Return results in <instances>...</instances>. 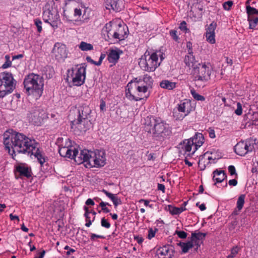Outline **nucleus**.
I'll list each match as a JSON object with an SVG mask.
<instances>
[{
  "label": "nucleus",
  "mask_w": 258,
  "mask_h": 258,
  "mask_svg": "<svg viewBox=\"0 0 258 258\" xmlns=\"http://www.w3.org/2000/svg\"><path fill=\"white\" fill-rule=\"evenodd\" d=\"M186 48L187 49L188 54H193L192 51V43L190 41H188L186 43Z\"/></svg>",
  "instance_id": "obj_52"
},
{
  "label": "nucleus",
  "mask_w": 258,
  "mask_h": 258,
  "mask_svg": "<svg viewBox=\"0 0 258 258\" xmlns=\"http://www.w3.org/2000/svg\"><path fill=\"white\" fill-rule=\"evenodd\" d=\"M4 144L9 153L15 159L16 152L34 155L39 163L42 165L46 161L45 156L38 148V144L23 134L17 133L13 130L5 132Z\"/></svg>",
  "instance_id": "obj_1"
},
{
  "label": "nucleus",
  "mask_w": 258,
  "mask_h": 258,
  "mask_svg": "<svg viewBox=\"0 0 258 258\" xmlns=\"http://www.w3.org/2000/svg\"><path fill=\"white\" fill-rule=\"evenodd\" d=\"M228 183L230 185L236 186L237 184V181L235 179H231L229 181Z\"/></svg>",
  "instance_id": "obj_63"
},
{
  "label": "nucleus",
  "mask_w": 258,
  "mask_h": 258,
  "mask_svg": "<svg viewBox=\"0 0 258 258\" xmlns=\"http://www.w3.org/2000/svg\"><path fill=\"white\" fill-rule=\"evenodd\" d=\"M191 73L198 80L207 81L210 79L212 69L209 63H200Z\"/></svg>",
  "instance_id": "obj_8"
},
{
  "label": "nucleus",
  "mask_w": 258,
  "mask_h": 258,
  "mask_svg": "<svg viewBox=\"0 0 258 258\" xmlns=\"http://www.w3.org/2000/svg\"><path fill=\"white\" fill-rule=\"evenodd\" d=\"M146 115L144 114L142 122L147 136L162 140L171 134V128L169 124L151 115Z\"/></svg>",
  "instance_id": "obj_2"
},
{
  "label": "nucleus",
  "mask_w": 258,
  "mask_h": 258,
  "mask_svg": "<svg viewBox=\"0 0 258 258\" xmlns=\"http://www.w3.org/2000/svg\"><path fill=\"white\" fill-rule=\"evenodd\" d=\"M95 151L92 152L88 150H83L78 153L75 162L80 164L83 163H85V166L88 167H95Z\"/></svg>",
  "instance_id": "obj_9"
},
{
  "label": "nucleus",
  "mask_w": 258,
  "mask_h": 258,
  "mask_svg": "<svg viewBox=\"0 0 258 258\" xmlns=\"http://www.w3.org/2000/svg\"><path fill=\"white\" fill-rule=\"evenodd\" d=\"M168 210L172 215H178L181 213V211L177 207H174L171 205H168Z\"/></svg>",
  "instance_id": "obj_40"
},
{
  "label": "nucleus",
  "mask_w": 258,
  "mask_h": 258,
  "mask_svg": "<svg viewBox=\"0 0 258 258\" xmlns=\"http://www.w3.org/2000/svg\"><path fill=\"white\" fill-rule=\"evenodd\" d=\"M222 100L225 106L231 107V109L230 110V111H232L235 109V105H236V102L235 101L232 100L229 98L226 97L222 98Z\"/></svg>",
  "instance_id": "obj_36"
},
{
  "label": "nucleus",
  "mask_w": 258,
  "mask_h": 258,
  "mask_svg": "<svg viewBox=\"0 0 258 258\" xmlns=\"http://www.w3.org/2000/svg\"><path fill=\"white\" fill-rule=\"evenodd\" d=\"M244 142L247 145L245 149L247 150V153L252 152L258 148V141L256 139H248Z\"/></svg>",
  "instance_id": "obj_22"
},
{
  "label": "nucleus",
  "mask_w": 258,
  "mask_h": 258,
  "mask_svg": "<svg viewBox=\"0 0 258 258\" xmlns=\"http://www.w3.org/2000/svg\"><path fill=\"white\" fill-rule=\"evenodd\" d=\"M164 58L165 55L161 51H156L151 54L146 52L140 59L139 64L145 71L153 72L160 66Z\"/></svg>",
  "instance_id": "obj_3"
},
{
  "label": "nucleus",
  "mask_w": 258,
  "mask_h": 258,
  "mask_svg": "<svg viewBox=\"0 0 258 258\" xmlns=\"http://www.w3.org/2000/svg\"><path fill=\"white\" fill-rule=\"evenodd\" d=\"M184 62L186 66L190 69H192V71H194V69L196 68L200 63L196 60L193 54L186 55L184 58Z\"/></svg>",
  "instance_id": "obj_21"
},
{
  "label": "nucleus",
  "mask_w": 258,
  "mask_h": 258,
  "mask_svg": "<svg viewBox=\"0 0 258 258\" xmlns=\"http://www.w3.org/2000/svg\"><path fill=\"white\" fill-rule=\"evenodd\" d=\"M207 132L209 134V136L211 138L213 139L215 138V131L213 129L209 128L207 130Z\"/></svg>",
  "instance_id": "obj_56"
},
{
  "label": "nucleus",
  "mask_w": 258,
  "mask_h": 258,
  "mask_svg": "<svg viewBox=\"0 0 258 258\" xmlns=\"http://www.w3.org/2000/svg\"><path fill=\"white\" fill-rule=\"evenodd\" d=\"M105 55L104 54H101V55H100V58H99V60L98 61H97V62L96 63V66H100L101 63H102V61L103 60V59L105 58Z\"/></svg>",
  "instance_id": "obj_62"
},
{
  "label": "nucleus",
  "mask_w": 258,
  "mask_h": 258,
  "mask_svg": "<svg viewBox=\"0 0 258 258\" xmlns=\"http://www.w3.org/2000/svg\"><path fill=\"white\" fill-rule=\"evenodd\" d=\"M47 117L46 114H35L31 117V121L35 125H40Z\"/></svg>",
  "instance_id": "obj_31"
},
{
  "label": "nucleus",
  "mask_w": 258,
  "mask_h": 258,
  "mask_svg": "<svg viewBox=\"0 0 258 258\" xmlns=\"http://www.w3.org/2000/svg\"><path fill=\"white\" fill-rule=\"evenodd\" d=\"M59 153L61 157L74 159L75 160L79 152L75 147L64 146L59 148Z\"/></svg>",
  "instance_id": "obj_13"
},
{
  "label": "nucleus",
  "mask_w": 258,
  "mask_h": 258,
  "mask_svg": "<svg viewBox=\"0 0 258 258\" xmlns=\"http://www.w3.org/2000/svg\"><path fill=\"white\" fill-rule=\"evenodd\" d=\"M24 85L28 94L36 93L41 95L44 84L42 77L39 75L33 73L27 75L24 79Z\"/></svg>",
  "instance_id": "obj_5"
},
{
  "label": "nucleus",
  "mask_w": 258,
  "mask_h": 258,
  "mask_svg": "<svg viewBox=\"0 0 258 258\" xmlns=\"http://www.w3.org/2000/svg\"><path fill=\"white\" fill-rule=\"evenodd\" d=\"M85 77L86 67L83 64L68 71L67 79H70L74 86L82 85L84 83Z\"/></svg>",
  "instance_id": "obj_7"
},
{
  "label": "nucleus",
  "mask_w": 258,
  "mask_h": 258,
  "mask_svg": "<svg viewBox=\"0 0 258 258\" xmlns=\"http://www.w3.org/2000/svg\"><path fill=\"white\" fill-rule=\"evenodd\" d=\"M175 234H177L180 238L185 239L187 237V233L183 231H178L176 230L175 232Z\"/></svg>",
  "instance_id": "obj_48"
},
{
  "label": "nucleus",
  "mask_w": 258,
  "mask_h": 258,
  "mask_svg": "<svg viewBox=\"0 0 258 258\" xmlns=\"http://www.w3.org/2000/svg\"><path fill=\"white\" fill-rule=\"evenodd\" d=\"M213 179L216 182H221L227 177L226 173L223 170L217 169L213 172Z\"/></svg>",
  "instance_id": "obj_28"
},
{
  "label": "nucleus",
  "mask_w": 258,
  "mask_h": 258,
  "mask_svg": "<svg viewBox=\"0 0 258 258\" xmlns=\"http://www.w3.org/2000/svg\"><path fill=\"white\" fill-rule=\"evenodd\" d=\"M100 108L101 111L105 110V102L102 100H101L100 102Z\"/></svg>",
  "instance_id": "obj_61"
},
{
  "label": "nucleus",
  "mask_w": 258,
  "mask_h": 258,
  "mask_svg": "<svg viewBox=\"0 0 258 258\" xmlns=\"http://www.w3.org/2000/svg\"><path fill=\"white\" fill-rule=\"evenodd\" d=\"M156 230L157 229L153 230L152 228H150L149 230L148 234V239H151L155 236Z\"/></svg>",
  "instance_id": "obj_53"
},
{
  "label": "nucleus",
  "mask_w": 258,
  "mask_h": 258,
  "mask_svg": "<svg viewBox=\"0 0 258 258\" xmlns=\"http://www.w3.org/2000/svg\"><path fill=\"white\" fill-rule=\"evenodd\" d=\"M82 15V9L80 7L76 8L74 9V16L77 19H79Z\"/></svg>",
  "instance_id": "obj_45"
},
{
  "label": "nucleus",
  "mask_w": 258,
  "mask_h": 258,
  "mask_svg": "<svg viewBox=\"0 0 258 258\" xmlns=\"http://www.w3.org/2000/svg\"><path fill=\"white\" fill-rule=\"evenodd\" d=\"M79 48L82 51H89L93 49V46L91 44L84 41H82L80 43Z\"/></svg>",
  "instance_id": "obj_37"
},
{
  "label": "nucleus",
  "mask_w": 258,
  "mask_h": 258,
  "mask_svg": "<svg viewBox=\"0 0 258 258\" xmlns=\"http://www.w3.org/2000/svg\"><path fill=\"white\" fill-rule=\"evenodd\" d=\"M181 146V151L184 152V154L187 156H190L193 154V149H192V148H194V142L190 139L183 141Z\"/></svg>",
  "instance_id": "obj_20"
},
{
  "label": "nucleus",
  "mask_w": 258,
  "mask_h": 258,
  "mask_svg": "<svg viewBox=\"0 0 258 258\" xmlns=\"http://www.w3.org/2000/svg\"><path fill=\"white\" fill-rule=\"evenodd\" d=\"M89 114H77V118L72 121L73 127L78 128L81 133L85 132L91 125Z\"/></svg>",
  "instance_id": "obj_10"
},
{
  "label": "nucleus",
  "mask_w": 258,
  "mask_h": 258,
  "mask_svg": "<svg viewBox=\"0 0 258 258\" xmlns=\"http://www.w3.org/2000/svg\"><path fill=\"white\" fill-rule=\"evenodd\" d=\"M125 34L124 26L121 24H117L116 27L113 29L112 37L116 39L123 40Z\"/></svg>",
  "instance_id": "obj_16"
},
{
  "label": "nucleus",
  "mask_w": 258,
  "mask_h": 258,
  "mask_svg": "<svg viewBox=\"0 0 258 258\" xmlns=\"http://www.w3.org/2000/svg\"><path fill=\"white\" fill-rule=\"evenodd\" d=\"M35 24L37 28V30L39 32H41L42 31V22L40 20L36 19L35 20Z\"/></svg>",
  "instance_id": "obj_51"
},
{
  "label": "nucleus",
  "mask_w": 258,
  "mask_h": 258,
  "mask_svg": "<svg viewBox=\"0 0 258 258\" xmlns=\"http://www.w3.org/2000/svg\"><path fill=\"white\" fill-rule=\"evenodd\" d=\"M236 107V109L234 110V113H242V108L241 104L239 102L236 103L235 107Z\"/></svg>",
  "instance_id": "obj_54"
},
{
  "label": "nucleus",
  "mask_w": 258,
  "mask_h": 258,
  "mask_svg": "<svg viewBox=\"0 0 258 258\" xmlns=\"http://www.w3.org/2000/svg\"><path fill=\"white\" fill-rule=\"evenodd\" d=\"M245 195H241L238 198L236 203V208L233 212L234 215H237L242 210L245 202Z\"/></svg>",
  "instance_id": "obj_32"
},
{
  "label": "nucleus",
  "mask_w": 258,
  "mask_h": 258,
  "mask_svg": "<svg viewBox=\"0 0 258 258\" xmlns=\"http://www.w3.org/2000/svg\"><path fill=\"white\" fill-rule=\"evenodd\" d=\"M245 147H247V145L245 144L244 141L239 142L235 145L234 151L237 154L244 156L247 153V150L245 149Z\"/></svg>",
  "instance_id": "obj_24"
},
{
  "label": "nucleus",
  "mask_w": 258,
  "mask_h": 258,
  "mask_svg": "<svg viewBox=\"0 0 258 258\" xmlns=\"http://www.w3.org/2000/svg\"><path fill=\"white\" fill-rule=\"evenodd\" d=\"M173 254V249L169 245H165L160 247L157 250V254L159 256H165L169 255L171 256Z\"/></svg>",
  "instance_id": "obj_26"
},
{
  "label": "nucleus",
  "mask_w": 258,
  "mask_h": 258,
  "mask_svg": "<svg viewBox=\"0 0 258 258\" xmlns=\"http://www.w3.org/2000/svg\"><path fill=\"white\" fill-rule=\"evenodd\" d=\"M169 35L172 37V38L175 41H178L179 39V34L178 31L176 30H171L169 31Z\"/></svg>",
  "instance_id": "obj_42"
},
{
  "label": "nucleus",
  "mask_w": 258,
  "mask_h": 258,
  "mask_svg": "<svg viewBox=\"0 0 258 258\" xmlns=\"http://www.w3.org/2000/svg\"><path fill=\"white\" fill-rule=\"evenodd\" d=\"M246 12L248 14V16H252V15L253 14H258V10L249 6H247L246 7Z\"/></svg>",
  "instance_id": "obj_41"
},
{
  "label": "nucleus",
  "mask_w": 258,
  "mask_h": 258,
  "mask_svg": "<svg viewBox=\"0 0 258 258\" xmlns=\"http://www.w3.org/2000/svg\"><path fill=\"white\" fill-rule=\"evenodd\" d=\"M216 23L213 22L210 24V25L207 29V31L206 33V37L207 40L211 44H214L215 43V30L216 28Z\"/></svg>",
  "instance_id": "obj_15"
},
{
  "label": "nucleus",
  "mask_w": 258,
  "mask_h": 258,
  "mask_svg": "<svg viewBox=\"0 0 258 258\" xmlns=\"http://www.w3.org/2000/svg\"><path fill=\"white\" fill-rule=\"evenodd\" d=\"M190 93L194 98L196 100L202 101L205 100V98L203 96L197 93L196 90L194 89L190 90Z\"/></svg>",
  "instance_id": "obj_39"
},
{
  "label": "nucleus",
  "mask_w": 258,
  "mask_h": 258,
  "mask_svg": "<svg viewBox=\"0 0 258 258\" xmlns=\"http://www.w3.org/2000/svg\"><path fill=\"white\" fill-rule=\"evenodd\" d=\"M208 154V153H206L204 156H201L200 157L199 161V166L201 168V170H204L205 169L206 166L204 164H203V162H204V157Z\"/></svg>",
  "instance_id": "obj_46"
},
{
  "label": "nucleus",
  "mask_w": 258,
  "mask_h": 258,
  "mask_svg": "<svg viewBox=\"0 0 258 258\" xmlns=\"http://www.w3.org/2000/svg\"><path fill=\"white\" fill-rule=\"evenodd\" d=\"M228 171L231 175H234V174H236L235 168L233 165H230L228 167Z\"/></svg>",
  "instance_id": "obj_57"
},
{
  "label": "nucleus",
  "mask_w": 258,
  "mask_h": 258,
  "mask_svg": "<svg viewBox=\"0 0 258 258\" xmlns=\"http://www.w3.org/2000/svg\"><path fill=\"white\" fill-rule=\"evenodd\" d=\"M96 238H105V237L103 235H97L95 234H91V240L94 241L95 240Z\"/></svg>",
  "instance_id": "obj_59"
},
{
  "label": "nucleus",
  "mask_w": 258,
  "mask_h": 258,
  "mask_svg": "<svg viewBox=\"0 0 258 258\" xmlns=\"http://www.w3.org/2000/svg\"><path fill=\"white\" fill-rule=\"evenodd\" d=\"M119 58L117 50H111L108 55V59L110 62L115 63Z\"/></svg>",
  "instance_id": "obj_34"
},
{
  "label": "nucleus",
  "mask_w": 258,
  "mask_h": 258,
  "mask_svg": "<svg viewBox=\"0 0 258 258\" xmlns=\"http://www.w3.org/2000/svg\"><path fill=\"white\" fill-rule=\"evenodd\" d=\"M101 225L102 227L108 229L110 227V224L108 220L105 218H102L101 220Z\"/></svg>",
  "instance_id": "obj_47"
},
{
  "label": "nucleus",
  "mask_w": 258,
  "mask_h": 258,
  "mask_svg": "<svg viewBox=\"0 0 258 258\" xmlns=\"http://www.w3.org/2000/svg\"><path fill=\"white\" fill-rule=\"evenodd\" d=\"M117 26V23L115 22H109L107 23L103 28V32L106 33L108 38L112 37V32L114 28Z\"/></svg>",
  "instance_id": "obj_27"
},
{
  "label": "nucleus",
  "mask_w": 258,
  "mask_h": 258,
  "mask_svg": "<svg viewBox=\"0 0 258 258\" xmlns=\"http://www.w3.org/2000/svg\"><path fill=\"white\" fill-rule=\"evenodd\" d=\"M137 81L138 78H136L127 85L126 96L131 100L138 101L148 96L149 89Z\"/></svg>",
  "instance_id": "obj_4"
},
{
  "label": "nucleus",
  "mask_w": 258,
  "mask_h": 258,
  "mask_svg": "<svg viewBox=\"0 0 258 258\" xmlns=\"http://www.w3.org/2000/svg\"><path fill=\"white\" fill-rule=\"evenodd\" d=\"M195 107L191 106V102L185 100L178 104L177 110L179 112L190 113L194 110Z\"/></svg>",
  "instance_id": "obj_19"
},
{
  "label": "nucleus",
  "mask_w": 258,
  "mask_h": 258,
  "mask_svg": "<svg viewBox=\"0 0 258 258\" xmlns=\"http://www.w3.org/2000/svg\"><path fill=\"white\" fill-rule=\"evenodd\" d=\"M142 85L147 87V88H151L153 84V80L152 78L148 74L144 75L142 77L138 78V81Z\"/></svg>",
  "instance_id": "obj_23"
},
{
  "label": "nucleus",
  "mask_w": 258,
  "mask_h": 258,
  "mask_svg": "<svg viewBox=\"0 0 258 258\" xmlns=\"http://www.w3.org/2000/svg\"><path fill=\"white\" fill-rule=\"evenodd\" d=\"M101 192H103L108 198H109L113 203L115 207L121 204L120 199L117 198L116 195L111 194L105 189H102Z\"/></svg>",
  "instance_id": "obj_29"
},
{
  "label": "nucleus",
  "mask_w": 258,
  "mask_h": 258,
  "mask_svg": "<svg viewBox=\"0 0 258 258\" xmlns=\"http://www.w3.org/2000/svg\"><path fill=\"white\" fill-rule=\"evenodd\" d=\"M165 189V188L164 185H163L162 184H160V183L158 184V190H161L163 192H164Z\"/></svg>",
  "instance_id": "obj_64"
},
{
  "label": "nucleus",
  "mask_w": 258,
  "mask_h": 258,
  "mask_svg": "<svg viewBox=\"0 0 258 258\" xmlns=\"http://www.w3.org/2000/svg\"><path fill=\"white\" fill-rule=\"evenodd\" d=\"M176 84L175 82L164 80L160 82V86L162 88L171 90L176 87Z\"/></svg>",
  "instance_id": "obj_33"
},
{
  "label": "nucleus",
  "mask_w": 258,
  "mask_h": 258,
  "mask_svg": "<svg viewBox=\"0 0 258 258\" xmlns=\"http://www.w3.org/2000/svg\"><path fill=\"white\" fill-rule=\"evenodd\" d=\"M16 170L21 176L29 177L31 176V170L30 168L24 165H20L16 167Z\"/></svg>",
  "instance_id": "obj_25"
},
{
  "label": "nucleus",
  "mask_w": 258,
  "mask_h": 258,
  "mask_svg": "<svg viewBox=\"0 0 258 258\" xmlns=\"http://www.w3.org/2000/svg\"><path fill=\"white\" fill-rule=\"evenodd\" d=\"M134 239H135V240H136L137 241V242L139 244H141L143 242V240H144V239L142 237L140 236L139 235L135 236Z\"/></svg>",
  "instance_id": "obj_60"
},
{
  "label": "nucleus",
  "mask_w": 258,
  "mask_h": 258,
  "mask_svg": "<svg viewBox=\"0 0 258 258\" xmlns=\"http://www.w3.org/2000/svg\"><path fill=\"white\" fill-rule=\"evenodd\" d=\"M206 234L198 231L192 232L190 240L195 244H198V240H203L205 238Z\"/></svg>",
  "instance_id": "obj_30"
},
{
  "label": "nucleus",
  "mask_w": 258,
  "mask_h": 258,
  "mask_svg": "<svg viewBox=\"0 0 258 258\" xmlns=\"http://www.w3.org/2000/svg\"><path fill=\"white\" fill-rule=\"evenodd\" d=\"M52 53L57 60H64L67 57V50L66 45L60 43H55L53 48Z\"/></svg>",
  "instance_id": "obj_11"
},
{
  "label": "nucleus",
  "mask_w": 258,
  "mask_h": 258,
  "mask_svg": "<svg viewBox=\"0 0 258 258\" xmlns=\"http://www.w3.org/2000/svg\"><path fill=\"white\" fill-rule=\"evenodd\" d=\"M95 167L103 166L106 163L105 153L104 151L96 150L95 151Z\"/></svg>",
  "instance_id": "obj_14"
},
{
  "label": "nucleus",
  "mask_w": 258,
  "mask_h": 258,
  "mask_svg": "<svg viewBox=\"0 0 258 258\" xmlns=\"http://www.w3.org/2000/svg\"><path fill=\"white\" fill-rule=\"evenodd\" d=\"M107 9H111L116 12H119L123 8V3L122 0H107Z\"/></svg>",
  "instance_id": "obj_17"
},
{
  "label": "nucleus",
  "mask_w": 258,
  "mask_h": 258,
  "mask_svg": "<svg viewBox=\"0 0 258 258\" xmlns=\"http://www.w3.org/2000/svg\"><path fill=\"white\" fill-rule=\"evenodd\" d=\"M239 251V248L237 246H235L232 248L231 250V252L229 255H228L227 258H233L234 257L236 254L238 253Z\"/></svg>",
  "instance_id": "obj_44"
},
{
  "label": "nucleus",
  "mask_w": 258,
  "mask_h": 258,
  "mask_svg": "<svg viewBox=\"0 0 258 258\" xmlns=\"http://www.w3.org/2000/svg\"><path fill=\"white\" fill-rule=\"evenodd\" d=\"M43 19L45 22L49 23L53 28L58 27L59 16L57 13L53 14L51 11L46 10L43 13Z\"/></svg>",
  "instance_id": "obj_12"
},
{
  "label": "nucleus",
  "mask_w": 258,
  "mask_h": 258,
  "mask_svg": "<svg viewBox=\"0 0 258 258\" xmlns=\"http://www.w3.org/2000/svg\"><path fill=\"white\" fill-rule=\"evenodd\" d=\"M187 114L183 115L182 114H174L173 117L176 120H182Z\"/></svg>",
  "instance_id": "obj_58"
},
{
  "label": "nucleus",
  "mask_w": 258,
  "mask_h": 258,
  "mask_svg": "<svg viewBox=\"0 0 258 258\" xmlns=\"http://www.w3.org/2000/svg\"><path fill=\"white\" fill-rule=\"evenodd\" d=\"M178 245L182 249V252L184 253L187 252L189 249L192 248L194 245L190 240L187 242H180Z\"/></svg>",
  "instance_id": "obj_35"
},
{
  "label": "nucleus",
  "mask_w": 258,
  "mask_h": 258,
  "mask_svg": "<svg viewBox=\"0 0 258 258\" xmlns=\"http://www.w3.org/2000/svg\"><path fill=\"white\" fill-rule=\"evenodd\" d=\"M110 206V205L108 203L104 202L102 201L100 203L99 206L101 207L102 210L104 213H109L110 210L107 208L106 206Z\"/></svg>",
  "instance_id": "obj_43"
},
{
  "label": "nucleus",
  "mask_w": 258,
  "mask_h": 258,
  "mask_svg": "<svg viewBox=\"0 0 258 258\" xmlns=\"http://www.w3.org/2000/svg\"><path fill=\"white\" fill-rule=\"evenodd\" d=\"M186 24L185 22L183 21L180 23V26H179L180 29H181L182 31H185V32H187L189 31L188 29L186 28Z\"/></svg>",
  "instance_id": "obj_55"
},
{
  "label": "nucleus",
  "mask_w": 258,
  "mask_h": 258,
  "mask_svg": "<svg viewBox=\"0 0 258 258\" xmlns=\"http://www.w3.org/2000/svg\"><path fill=\"white\" fill-rule=\"evenodd\" d=\"M16 83L11 73H2L0 74V97L11 93L16 87Z\"/></svg>",
  "instance_id": "obj_6"
},
{
  "label": "nucleus",
  "mask_w": 258,
  "mask_h": 258,
  "mask_svg": "<svg viewBox=\"0 0 258 258\" xmlns=\"http://www.w3.org/2000/svg\"><path fill=\"white\" fill-rule=\"evenodd\" d=\"M248 21L249 22V27L250 29H253L258 24V18L253 16H248Z\"/></svg>",
  "instance_id": "obj_38"
},
{
  "label": "nucleus",
  "mask_w": 258,
  "mask_h": 258,
  "mask_svg": "<svg viewBox=\"0 0 258 258\" xmlns=\"http://www.w3.org/2000/svg\"><path fill=\"white\" fill-rule=\"evenodd\" d=\"M191 140L194 142V148L192 154H194L197 150L204 143V137L201 133H196L195 136L190 138Z\"/></svg>",
  "instance_id": "obj_18"
},
{
  "label": "nucleus",
  "mask_w": 258,
  "mask_h": 258,
  "mask_svg": "<svg viewBox=\"0 0 258 258\" xmlns=\"http://www.w3.org/2000/svg\"><path fill=\"white\" fill-rule=\"evenodd\" d=\"M232 5H233L232 1H229L225 2L223 4V8L225 10L228 11V10H229L230 9V8L232 7Z\"/></svg>",
  "instance_id": "obj_50"
},
{
  "label": "nucleus",
  "mask_w": 258,
  "mask_h": 258,
  "mask_svg": "<svg viewBox=\"0 0 258 258\" xmlns=\"http://www.w3.org/2000/svg\"><path fill=\"white\" fill-rule=\"evenodd\" d=\"M5 58L6 59L7 61L3 64L2 68L3 69H7L10 67L12 64L11 61L9 60L10 56L8 55L5 56Z\"/></svg>",
  "instance_id": "obj_49"
}]
</instances>
